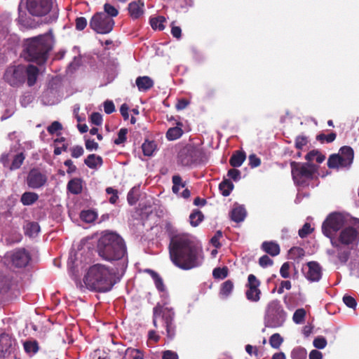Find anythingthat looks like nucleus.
Instances as JSON below:
<instances>
[{
	"label": "nucleus",
	"mask_w": 359,
	"mask_h": 359,
	"mask_svg": "<svg viewBox=\"0 0 359 359\" xmlns=\"http://www.w3.org/2000/svg\"><path fill=\"white\" fill-rule=\"evenodd\" d=\"M169 253L172 262L183 270L199 266L203 259L202 248L184 234L171 238Z\"/></svg>",
	"instance_id": "nucleus-1"
},
{
	"label": "nucleus",
	"mask_w": 359,
	"mask_h": 359,
	"mask_svg": "<svg viewBox=\"0 0 359 359\" xmlns=\"http://www.w3.org/2000/svg\"><path fill=\"white\" fill-rule=\"evenodd\" d=\"M114 272L101 264L91 266L83 277V283L90 290L98 292L110 291L115 284Z\"/></svg>",
	"instance_id": "nucleus-2"
},
{
	"label": "nucleus",
	"mask_w": 359,
	"mask_h": 359,
	"mask_svg": "<svg viewBox=\"0 0 359 359\" xmlns=\"http://www.w3.org/2000/svg\"><path fill=\"white\" fill-rule=\"evenodd\" d=\"M24 57L37 65L44 64L53 47V40L48 34L27 39L24 43Z\"/></svg>",
	"instance_id": "nucleus-3"
},
{
	"label": "nucleus",
	"mask_w": 359,
	"mask_h": 359,
	"mask_svg": "<svg viewBox=\"0 0 359 359\" xmlns=\"http://www.w3.org/2000/svg\"><path fill=\"white\" fill-rule=\"evenodd\" d=\"M100 257L107 261L119 260L127 254L124 240L114 232H104L97 243Z\"/></svg>",
	"instance_id": "nucleus-4"
},
{
	"label": "nucleus",
	"mask_w": 359,
	"mask_h": 359,
	"mask_svg": "<svg viewBox=\"0 0 359 359\" xmlns=\"http://www.w3.org/2000/svg\"><path fill=\"white\" fill-rule=\"evenodd\" d=\"M175 312L172 308L165 307L157 304L153 309V325L158 328V321L163 323L165 328L167 337L172 340L176 335V325L174 323Z\"/></svg>",
	"instance_id": "nucleus-5"
},
{
	"label": "nucleus",
	"mask_w": 359,
	"mask_h": 359,
	"mask_svg": "<svg viewBox=\"0 0 359 359\" xmlns=\"http://www.w3.org/2000/svg\"><path fill=\"white\" fill-rule=\"evenodd\" d=\"M353 217L339 212L330 213L322 224V233L330 241L336 240V236Z\"/></svg>",
	"instance_id": "nucleus-6"
},
{
	"label": "nucleus",
	"mask_w": 359,
	"mask_h": 359,
	"mask_svg": "<svg viewBox=\"0 0 359 359\" xmlns=\"http://www.w3.org/2000/svg\"><path fill=\"white\" fill-rule=\"evenodd\" d=\"M291 174L295 184L305 187L313 180L318 166L312 163L290 162Z\"/></svg>",
	"instance_id": "nucleus-7"
},
{
	"label": "nucleus",
	"mask_w": 359,
	"mask_h": 359,
	"mask_svg": "<svg viewBox=\"0 0 359 359\" xmlns=\"http://www.w3.org/2000/svg\"><path fill=\"white\" fill-rule=\"evenodd\" d=\"M26 8L32 16L43 17L50 13L48 22H55L59 10L53 8V0H26Z\"/></svg>",
	"instance_id": "nucleus-8"
},
{
	"label": "nucleus",
	"mask_w": 359,
	"mask_h": 359,
	"mask_svg": "<svg viewBox=\"0 0 359 359\" xmlns=\"http://www.w3.org/2000/svg\"><path fill=\"white\" fill-rule=\"evenodd\" d=\"M204 156L205 152L202 147L187 144L178 151L177 163L183 167H189L203 161Z\"/></svg>",
	"instance_id": "nucleus-9"
},
{
	"label": "nucleus",
	"mask_w": 359,
	"mask_h": 359,
	"mask_svg": "<svg viewBox=\"0 0 359 359\" xmlns=\"http://www.w3.org/2000/svg\"><path fill=\"white\" fill-rule=\"evenodd\" d=\"M286 318V312L284 311L280 301L273 299L266 307L264 323L266 327H278L283 325Z\"/></svg>",
	"instance_id": "nucleus-10"
},
{
	"label": "nucleus",
	"mask_w": 359,
	"mask_h": 359,
	"mask_svg": "<svg viewBox=\"0 0 359 359\" xmlns=\"http://www.w3.org/2000/svg\"><path fill=\"white\" fill-rule=\"evenodd\" d=\"M338 243L353 247L359 241V219L352 218L336 236Z\"/></svg>",
	"instance_id": "nucleus-11"
},
{
	"label": "nucleus",
	"mask_w": 359,
	"mask_h": 359,
	"mask_svg": "<svg viewBox=\"0 0 359 359\" xmlns=\"http://www.w3.org/2000/svg\"><path fill=\"white\" fill-rule=\"evenodd\" d=\"M353 158V149L349 146H344L340 148L338 154L330 156L327 166L330 168H348L352 164Z\"/></svg>",
	"instance_id": "nucleus-12"
},
{
	"label": "nucleus",
	"mask_w": 359,
	"mask_h": 359,
	"mask_svg": "<svg viewBox=\"0 0 359 359\" xmlns=\"http://www.w3.org/2000/svg\"><path fill=\"white\" fill-rule=\"evenodd\" d=\"M114 23L113 18L105 13L98 12L92 16L89 26L97 34H107L112 31Z\"/></svg>",
	"instance_id": "nucleus-13"
},
{
	"label": "nucleus",
	"mask_w": 359,
	"mask_h": 359,
	"mask_svg": "<svg viewBox=\"0 0 359 359\" xmlns=\"http://www.w3.org/2000/svg\"><path fill=\"white\" fill-rule=\"evenodd\" d=\"M330 243L334 249L328 250L327 253L333 259L335 264H345L349 259L353 247L338 243L336 240L330 241Z\"/></svg>",
	"instance_id": "nucleus-14"
},
{
	"label": "nucleus",
	"mask_w": 359,
	"mask_h": 359,
	"mask_svg": "<svg viewBox=\"0 0 359 359\" xmlns=\"http://www.w3.org/2000/svg\"><path fill=\"white\" fill-rule=\"evenodd\" d=\"M4 79L11 86H20L25 81V67L22 65L8 67L4 73Z\"/></svg>",
	"instance_id": "nucleus-15"
},
{
	"label": "nucleus",
	"mask_w": 359,
	"mask_h": 359,
	"mask_svg": "<svg viewBox=\"0 0 359 359\" xmlns=\"http://www.w3.org/2000/svg\"><path fill=\"white\" fill-rule=\"evenodd\" d=\"M261 281L254 274L248 276L245 284V295L251 302H258L261 299L262 291L260 290Z\"/></svg>",
	"instance_id": "nucleus-16"
},
{
	"label": "nucleus",
	"mask_w": 359,
	"mask_h": 359,
	"mask_svg": "<svg viewBox=\"0 0 359 359\" xmlns=\"http://www.w3.org/2000/svg\"><path fill=\"white\" fill-rule=\"evenodd\" d=\"M48 181L46 174L41 172L38 168H32L28 172L27 177V186L33 189L43 187Z\"/></svg>",
	"instance_id": "nucleus-17"
},
{
	"label": "nucleus",
	"mask_w": 359,
	"mask_h": 359,
	"mask_svg": "<svg viewBox=\"0 0 359 359\" xmlns=\"http://www.w3.org/2000/svg\"><path fill=\"white\" fill-rule=\"evenodd\" d=\"M10 259L12 265L15 267L24 268L27 266L31 260V255L25 248H20L11 253Z\"/></svg>",
	"instance_id": "nucleus-18"
},
{
	"label": "nucleus",
	"mask_w": 359,
	"mask_h": 359,
	"mask_svg": "<svg viewBox=\"0 0 359 359\" xmlns=\"http://www.w3.org/2000/svg\"><path fill=\"white\" fill-rule=\"evenodd\" d=\"M308 270L305 277L310 282H318L322 277V267L316 262H309L306 264Z\"/></svg>",
	"instance_id": "nucleus-19"
},
{
	"label": "nucleus",
	"mask_w": 359,
	"mask_h": 359,
	"mask_svg": "<svg viewBox=\"0 0 359 359\" xmlns=\"http://www.w3.org/2000/svg\"><path fill=\"white\" fill-rule=\"evenodd\" d=\"M144 2L141 0L130 2L128 6L130 16L134 20L140 18L144 14Z\"/></svg>",
	"instance_id": "nucleus-20"
},
{
	"label": "nucleus",
	"mask_w": 359,
	"mask_h": 359,
	"mask_svg": "<svg viewBox=\"0 0 359 359\" xmlns=\"http://www.w3.org/2000/svg\"><path fill=\"white\" fill-rule=\"evenodd\" d=\"M12 349V339L6 334H0V356L4 357L6 353H10Z\"/></svg>",
	"instance_id": "nucleus-21"
},
{
	"label": "nucleus",
	"mask_w": 359,
	"mask_h": 359,
	"mask_svg": "<svg viewBox=\"0 0 359 359\" xmlns=\"http://www.w3.org/2000/svg\"><path fill=\"white\" fill-rule=\"evenodd\" d=\"M39 72V68L32 65H29L25 68V78L27 77V83L29 86H32L36 83Z\"/></svg>",
	"instance_id": "nucleus-22"
},
{
	"label": "nucleus",
	"mask_w": 359,
	"mask_h": 359,
	"mask_svg": "<svg viewBox=\"0 0 359 359\" xmlns=\"http://www.w3.org/2000/svg\"><path fill=\"white\" fill-rule=\"evenodd\" d=\"M136 86L140 91L146 92L154 86V81L147 76H138L135 81Z\"/></svg>",
	"instance_id": "nucleus-23"
},
{
	"label": "nucleus",
	"mask_w": 359,
	"mask_h": 359,
	"mask_svg": "<svg viewBox=\"0 0 359 359\" xmlns=\"http://www.w3.org/2000/svg\"><path fill=\"white\" fill-rule=\"evenodd\" d=\"M262 250L272 257L280 254V249L279 245L274 241H264L261 246Z\"/></svg>",
	"instance_id": "nucleus-24"
},
{
	"label": "nucleus",
	"mask_w": 359,
	"mask_h": 359,
	"mask_svg": "<svg viewBox=\"0 0 359 359\" xmlns=\"http://www.w3.org/2000/svg\"><path fill=\"white\" fill-rule=\"evenodd\" d=\"M84 163L89 168L96 170L98 167L102 165L103 159L100 156L92 154L84 159Z\"/></svg>",
	"instance_id": "nucleus-25"
},
{
	"label": "nucleus",
	"mask_w": 359,
	"mask_h": 359,
	"mask_svg": "<svg viewBox=\"0 0 359 359\" xmlns=\"http://www.w3.org/2000/svg\"><path fill=\"white\" fill-rule=\"evenodd\" d=\"M18 22L26 28L31 29L35 27L34 20L31 17L28 16L25 11H21L20 8Z\"/></svg>",
	"instance_id": "nucleus-26"
},
{
	"label": "nucleus",
	"mask_w": 359,
	"mask_h": 359,
	"mask_svg": "<svg viewBox=\"0 0 359 359\" xmlns=\"http://www.w3.org/2000/svg\"><path fill=\"white\" fill-rule=\"evenodd\" d=\"M246 155L244 151H236L229 159L230 165L233 168L240 167L245 160Z\"/></svg>",
	"instance_id": "nucleus-27"
},
{
	"label": "nucleus",
	"mask_w": 359,
	"mask_h": 359,
	"mask_svg": "<svg viewBox=\"0 0 359 359\" xmlns=\"http://www.w3.org/2000/svg\"><path fill=\"white\" fill-rule=\"evenodd\" d=\"M39 199V195L35 192L26 191L20 198V202L23 205H32Z\"/></svg>",
	"instance_id": "nucleus-28"
},
{
	"label": "nucleus",
	"mask_w": 359,
	"mask_h": 359,
	"mask_svg": "<svg viewBox=\"0 0 359 359\" xmlns=\"http://www.w3.org/2000/svg\"><path fill=\"white\" fill-rule=\"evenodd\" d=\"M246 216V211L244 208L241 206L234 208L230 213L231 220L235 222H241L244 220Z\"/></svg>",
	"instance_id": "nucleus-29"
},
{
	"label": "nucleus",
	"mask_w": 359,
	"mask_h": 359,
	"mask_svg": "<svg viewBox=\"0 0 359 359\" xmlns=\"http://www.w3.org/2000/svg\"><path fill=\"white\" fill-rule=\"evenodd\" d=\"M67 189L73 194H79L82 191L81 180L79 178H74L69 181Z\"/></svg>",
	"instance_id": "nucleus-30"
},
{
	"label": "nucleus",
	"mask_w": 359,
	"mask_h": 359,
	"mask_svg": "<svg viewBox=\"0 0 359 359\" xmlns=\"http://www.w3.org/2000/svg\"><path fill=\"white\" fill-rule=\"evenodd\" d=\"M234 188V185L229 179H225L219 184V189L224 196H228Z\"/></svg>",
	"instance_id": "nucleus-31"
},
{
	"label": "nucleus",
	"mask_w": 359,
	"mask_h": 359,
	"mask_svg": "<svg viewBox=\"0 0 359 359\" xmlns=\"http://www.w3.org/2000/svg\"><path fill=\"white\" fill-rule=\"evenodd\" d=\"M305 158L308 161L307 163L316 161L317 163H321L325 159V156L318 150H312L306 155Z\"/></svg>",
	"instance_id": "nucleus-32"
},
{
	"label": "nucleus",
	"mask_w": 359,
	"mask_h": 359,
	"mask_svg": "<svg viewBox=\"0 0 359 359\" xmlns=\"http://www.w3.org/2000/svg\"><path fill=\"white\" fill-rule=\"evenodd\" d=\"M39 230V225L34 222H29L24 226L25 234L29 237L37 234Z\"/></svg>",
	"instance_id": "nucleus-33"
},
{
	"label": "nucleus",
	"mask_w": 359,
	"mask_h": 359,
	"mask_svg": "<svg viewBox=\"0 0 359 359\" xmlns=\"http://www.w3.org/2000/svg\"><path fill=\"white\" fill-rule=\"evenodd\" d=\"M233 287L234 285L233 281L231 280H227L221 285L219 294L225 297H227L232 292Z\"/></svg>",
	"instance_id": "nucleus-34"
},
{
	"label": "nucleus",
	"mask_w": 359,
	"mask_h": 359,
	"mask_svg": "<svg viewBox=\"0 0 359 359\" xmlns=\"http://www.w3.org/2000/svg\"><path fill=\"white\" fill-rule=\"evenodd\" d=\"M183 134V130L180 127H173L168 130L166 137L168 140H175L180 138Z\"/></svg>",
	"instance_id": "nucleus-35"
},
{
	"label": "nucleus",
	"mask_w": 359,
	"mask_h": 359,
	"mask_svg": "<svg viewBox=\"0 0 359 359\" xmlns=\"http://www.w3.org/2000/svg\"><path fill=\"white\" fill-rule=\"evenodd\" d=\"M203 213L198 210H195L189 216L190 224L192 226H197L203 221Z\"/></svg>",
	"instance_id": "nucleus-36"
},
{
	"label": "nucleus",
	"mask_w": 359,
	"mask_h": 359,
	"mask_svg": "<svg viewBox=\"0 0 359 359\" xmlns=\"http://www.w3.org/2000/svg\"><path fill=\"white\" fill-rule=\"evenodd\" d=\"M97 217V213L91 210H83L81 212L80 214L81 219L86 223H90L94 222L96 219Z\"/></svg>",
	"instance_id": "nucleus-37"
},
{
	"label": "nucleus",
	"mask_w": 359,
	"mask_h": 359,
	"mask_svg": "<svg viewBox=\"0 0 359 359\" xmlns=\"http://www.w3.org/2000/svg\"><path fill=\"white\" fill-rule=\"evenodd\" d=\"M165 18L163 16H158L150 19V25L154 29L163 30Z\"/></svg>",
	"instance_id": "nucleus-38"
},
{
	"label": "nucleus",
	"mask_w": 359,
	"mask_h": 359,
	"mask_svg": "<svg viewBox=\"0 0 359 359\" xmlns=\"http://www.w3.org/2000/svg\"><path fill=\"white\" fill-rule=\"evenodd\" d=\"M229 275V269L227 266L216 267L212 271V276L215 279H224Z\"/></svg>",
	"instance_id": "nucleus-39"
},
{
	"label": "nucleus",
	"mask_w": 359,
	"mask_h": 359,
	"mask_svg": "<svg viewBox=\"0 0 359 359\" xmlns=\"http://www.w3.org/2000/svg\"><path fill=\"white\" fill-rule=\"evenodd\" d=\"M142 152L144 156H150L153 154L156 144L154 141L146 140L142 145Z\"/></svg>",
	"instance_id": "nucleus-40"
},
{
	"label": "nucleus",
	"mask_w": 359,
	"mask_h": 359,
	"mask_svg": "<svg viewBox=\"0 0 359 359\" xmlns=\"http://www.w3.org/2000/svg\"><path fill=\"white\" fill-rule=\"evenodd\" d=\"M25 158V156L22 152L15 155L12 161L10 170H13L20 168L24 162Z\"/></svg>",
	"instance_id": "nucleus-41"
},
{
	"label": "nucleus",
	"mask_w": 359,
	"mask_h": 359,
	"mask_svg": "<svg viewBox=\"0 0 359 359\" xmlns=\"http://www.w3.org/2000/svg\"><path fill=\"white\" fill-rule=\"evenodd\" d=\"M172 182L173 184L172 190L175 194H177L179 192L180 187L184 188L186 186L185 183L182 182V177L179 175H173L172 177Z\"/></svg>",
	"instance_id": "nucleus-42"
},
{
	"label": "nucleus",
	"mask_w": 359,
	"mask_h": 359,
	"mask_svg": "<svg viewBox=\"0 0 359 359\" xmlns=\"http://www.w3.org/2000/svg\"><path fill=\"white\" fill-rule=\"evenodd\" d=\"M306 310L303 308L297 309L292 316V320L296 324H302L304 322Z\"/></svg>",
	"instance_id": "nucleus-43"
},
{
	"label": "nucleus",
	"mask_w": 359,
	"mask_h": 359,
	"mask_svg": "<svg viewBox=\"0 0 359 359\" xmlns=\"http://www.w3.org/2000/svg\"><path fill=\"white\" fill-rule=\"evenodd\" d=\"M24 349L27 353L34 354L39 351V345L36 341H26L24 342Z\"/></svg>",
	"instance_id": "nucleus-44"
},
{
	"label": "nucleus",
	"mask_w": 359,
	"mask_h": 359,
	"mask_svg": "<svg viewBox=\"0 0 359 359\" xmlns=\"http://www.w3.org/2000/svg\"><path fill=\"white\" fill-rule=\"evenodd\" d=\"M149 271L150 272L151 277L154 280L155 285L158 290L160 292H163L165 290V286L161 277L154 271L149 270Z\"/></svg>",
	"instance_id": "nucleus-45"
},
{
	"label": "nucleus",
	"mask_w": 359,
	"mask_h": 359,
	"mask_svg": "<svg viewBox=\"0 0 359 359\" xmlns=\"http://www.w3.org/2000/svg\"><path fill=\"white\" fill-rule=\"evenodd\" d=\"M283 342V338L278 333L272 334L269 338V344L273 348H279Z\"/></svg>",
	"instance_id": "nucleus-46"
},
{
	"label": "nucleus",
	"mask_w": 359,
	"mask_h": 359,
	"mask_svg": "<svg viewBox=\"0 0 359 359\" xmlns=\"http://www.w3.org/2000/svg\"><path fill=\"white\" fill-rule=\"evenodd\" d=\"M125 353L129 354L132 359H144V351L138 348H128Z\"/></svg>",
	"instance_id": "nucleus-47"
},
{
	"label": "nucleus",
	"mask_w": 359,
	"mask_h": 359,
	"mask_svg": "<svg viewBox=\"0 0 359 359\" xmlns=\"http://www.w3.org/2000/svg\"><path fill=\"white\" fill-rule=\"evenodd\" d=\"M292 359H306V351L303 347H297L291 353Z\"/></svg>",
	"instance_id": "nucleus-48"
},
{
	"label": "nucleus",
	"mask_w": 359,
	"mask_h": 359,
	"mask_svg": "<svg viewBox=\"0 0 359 359\" xmlns=\"http://www.w3.org/2000/svg\"><path fill=\"white\" fill-rule=\"evenodd\" d=\"M337 137V134L334 132L328 134V135H325L324 133H320V134H318L317 136H316V140L319 142H320L321 143H323L325 142H327V143H330V142H332Z\"/></svg>",
	"instance_id": "nucleus-49"
},
{
	"label": "nucleus",
	"mask_w": 359,
	"mask_h": 359,
	"mask_svg": "<svg viewBox=\"0 0 359 359\" xmlns=\"http://www.w3.org/2000/svg\"><path fill=\"white\" fill-rule=\"evenodd\" d=\"M127 128H121L118 133V137L114 140V143L116 145L124 143L126 141Z\"/></svg>",
	"instance_id": "nucleus-50"
},
{
	"label": "nucleus",
	"mask_w": 359,
	"mask_h": 359,
	"mask_svg": "<svg viewBox=\"0 0 359 359\" xmlns=\"http://www.w3.org/2000/svg\"><path fill=\"white\" fill-rule=\"evenodd\" d=\"M313 229L311 227V224L309 223H305L303 226L299 230L298 234L300 238H304L308 235L312 233Z\"/></svg>",
	"instance_id": "nucleus-51"
},
{
	"label": "nucleus",
	"mask_w": 359,
	"mask_h": 359,
	"mask_svg": "<svg viewBox=\"0 0 359 359\" xmlns=\"http://www.w3.org/2000/svg\"><path fill=\"white\" fill-rule=\"evenodd\" d=\"M103 13H105V14L108 15L111 18L113 17L117 16L118 14V10L114 6H112L108 3H106L104 5V12Z\"/></svg>",
	"instance_id": "nucleus-52"
},
{
	"label": "nucleus",
	"mask_w": 359,
	"mask_h": 359,
	"mask_svg": "<svg viewBox=\"0 0 359 359\" xmlns=\"http://www.w3.org/2000/svg\"><path fill=\"white\" fill-rule=\"evenodd\" d=\"M71 156L72 158H79L84 154V149L81 146L76 145L70 148Z\"/></svg>",
	"instance_id": "nucleus-53"
},
{
	"label": "nucleus",
	"mask_w": 359,
	"mask_h": 359,
	"mask_svg": "<svg viewBox=\"0 0 359 359\" xmlns=\"http://www.w3.org/2000/svg\"><path fill=\"white\" fill-rule=\"evenodd\" d=\"M87 20L84 17H78L75 20V27L79 31L83 30L87 26Z\"/></svg>",
	"instance_id": "nucleus-54"
},
{
	"label": "nucleus",
	"mask_w": 359,
	"mask_h": 359,
	"mask_svg": "<svg viewBox=\"0 0 359 359\" xmlns=\"http://www.w3.org/2000/svg\"><path fill=\"white\" fill-rule=\"evenodd\" d=\"M314 347L318 349H323L327 346V340L323 337H318L313 341Z\"/></svg>",
	"instance_id": "nucleus-55"
},
{
	"label": "nucleus",
	"mask_w": 359,
	"mask_h": 359,
	"mask_svg": "<svg viewBox=\"0 0 359 359\" xmlns=\"http://www.w3.org/2000/svg\"><path fill=\"white\" fill-rule=\"evenodd\" d=\"M62 129V124L60 122L55 121H53L47 128V131L48 132L49 134L53 135V134L55 133L57 131L61 130Z\"/></svg>",
	"instance_id": "nucleus-56"
},
{
	"label": "nucleus",
	"mask_w": 359,
	"mask_h": 359,
	"mask_svg": "<svg viewBox=\"0 0 359 359\" xmlns=\"http://www.w3.org/2000/svg\"><path fill=\"white\" fill-rule=\"evenodd\" d=\"M343 302L348 307L351 309H355L357 306L355 299L349 295H344L343 297Z\"/></svg>",
	"instance_id": "nucleus-57"
},
{
	"label": "nucleus",
	"mask_w": 359,
	"mask_h": 359,
	"mask_svg": "<svg viewBox=\"0 0 359 359\" xmlns=\"http://www.w3.org/2000/svg\"><path fill=\"white\" fill-rule=\"evenodd\" d=\"M273 263V260L266 255L262 256L259 259V264L263 268L271 266Z\"/></svg>",
	"instance_id": "nucleus-58"
},
{
	"label": "nucleus",
	"mask_w": 359,
	"mask_h": 359,
	"mask_svg": "<svg viewBox=\"0 0 359 359\" xmlns=\"http://www.w3.org/2000/svg\"><path fill=\"white\" fill-rule=\"evenodd\" d=\"M307 143L308 140L306 136H297L295 139V147L298 149H302Z\"/></svg>",
	"instance_id": "nucleus-59"
},
{
	"label": "nucleus",
	"mask_w": 359,
	"mask_h": 359,
	"mask_svg": "<svg viewBox=\"0 0 359 359\" xmlns=\"http://www.w3.org/2000/svg\"><path fill=\"white\" fill-rule=\"evenodd\" d=\"M90 121L95 126H100L102 123V116L99 112H93L90 115Z\"/></svg>",
	"instance_id": "nucleus-60"
},
{
	"label": "nucleus",
	"mask_w": 359,
	"mask_h": 359,
	"mask_svg": "<svg viewBox=\"0 0 359 359\" xmlns=\"http://www.w3.org/2000/svg\"><path fill=\"white\" fill-rule=\"evenodd\" d=\"M290 264L288 262H285L281 266L280 269V274L283 278H287L290 277Z\"/></svg>",
	"instance_id": "nucleus-61"
},
{
	"label": "nucleus",
	"mask_w": 359,
	"mask_h": 359,
	"mask_svg": "<svg viewBox=\"0 0 359 359\" xmlns=\"http://www.w3.org/2000/svg\"><path fill=\"white\" fill-rule=\"evenodd\" d=\"M227 176L236 182L241 179V171L236 168L230 169L227 172Z\"/></svg>",
	"instance_id": "nucleus-62"
},
{
	"label": "nucleus",
	"mask_w": 359,
	"mask_h": 359,
	"mask_svg": "<svg viewBox=\"0 0 359 359\" xmlns=\"http://www.w3.org/2000/svg\"><path fill=\"white\" fill-rule=\"evenodd\" d=\"M134 191L135 188H133L129 191L127 195V201L130 205H135L138 201V197L135 194Z\"/></svg>",
	"instance_id": "nucleus-63"
},
{
	"label": "nucleus",
	"mask_w": 359,
	"mask_h": 359,
	"mask_svg": "<svg viewBox=\"0 0 359 359\" xmlns=\"http://www.w3.org/2000/svg\"><path fill=\"white\" fill-rule=\"evenodd\" d=\"M162 359H179V356L176 352L167 350L163 352Z\"/></svg>",
	"instance_id": "nucleus-64"
}]
</instances>
